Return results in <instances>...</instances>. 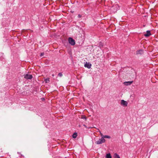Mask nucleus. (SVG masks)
I'll return each mask as SVG.
<instances>
[{"mask_svg": "<svg viewBox=\"0 0 158 158\" xmlns=\"http://www.w3.org/2000/svg\"><path fill=\"white\" fill-rule=\"evenodd\" d=\"M143 53V51L142 50H140L139 51H138L137 52V54H142Z\"/></svg>", "mask_w": 158, "mask_h": 158, "instance_id": "nucleus-9", "label": "nucleus"}, {"mask_svg": "<svg viewBox=\"0 0 158 158\" xmlns=\"http://www.w3.org/2000/svg\"><path fill=\"white\" fill-rule=\"evenodd\" d=\"M45 81L46 83H48L49 81V79L47 78L45 79Z\"/></svg>", "mask_w": 158, "mask_h": 158, "instance_id": "nucleus-15", "label": "nucleus"}, {"mask_svg": "<svg viewBox=\"0 0 158 158\" xmlns=\"http://www.w3.org/2000/svg\"><path fill=\"white\" fill-rule=\"evenodd\" d=\"M81 118H82V119H85V120H86V118L84 115L82 116Z\"/></svg>", "mask_w": 158, "mask_h": 158, "instance_id": "nucleus-14", "label": "nucleus"}, {"mask_svg": "<svg viewBox=\"0 0 158 158\" xmlns=\"http://www.w3.org/2000/svg\"><path fill=\"white\" fill-rule=\"evenodd\" d=\"M81 15H78V18H81Z\"/></svg>", "mask_w": 158, "mask_h": 158, "instance_id": "nucleus-19", "label": "nucleus"}, {"mask_svg": "<svg viewBox=\"0 0 158 158\" xmlns=\"http://www.w3.org/2000/svg\"><path fill=\"white\" fill-rule=\"evenodd\" d=\"M99 132L101 136V138L99 139V144H101L105 142L106 140L105 139V138H110V136L103 135L101 133L100 131Z\"/></svg>", "mask_w": 158, "mask_h": 158, "instance_id": "nucleus-1", "label": "nucleus"}, {"mask_svg": "<svg viewBox=\"0 0 158 158\" xmlns=\"http://www.w3.org/2000/svg\"><path fill=\"white\" fill-rule=\"evenodd\" d=\"M104 43H102L101 42H99V47H103V46L104 45Z\"/></svg>", "mask_w": 158, "mask_h": 158, "instance_id": "nucleus-13", "label": "nucleus"}, {"mask_svg": "<svg viewBox=\"0 0 158 158\" xmlns=\"http://www.w3.org/2000/svg\"><path fill=\"white\" fill-rule=\"evenodd\" d=\"M119 9V6L117 5H115V6H113L112 7V10H113L114 12H116V11Z\"/></svg>", "mask_w": 158, "mask_h": 158, "instance_id": "nucleus-3", "label": "nucleus"}, {"mask_svg": "<svg viewBox=\"0 0 158 158\" xmlns=\"http://www.w3.org/2000/svg\"><path fill=\"white\" fill-rule=\"evenodd\" d=\"M77 136V133H74L73 135V138H75Z\"/></svg>", "mask_w": 158, "mask_h": 158, "instance_id": "nucleus-12", "label": "nucleus"}, {"mask_svg": "<svg viewBox=\"0 0 158 158\" xmlns=\"http://www.w3.org/2000/svg\"><path fill=\"white\" fill-rule=\"evenodd\" d=\"M106 158H112L111 156L110 153L107 154L106 156Z\"/></svg>", "mask_w": 158, "mask_h": 158, "instance_id": "nucleus-11", "label": "nucleus"}, {"mask_svg": "<svg viewBox=\"0 0 158 158\" xmlns=\"http://www.w3.org/2000/svg\"><path fill=\"white\" fill-rule=\"evenodd\" d=\"M96 143H97V144H99V141H97L96 142Z\"/></svg>", "mask_w": 158, "mask_h": 158, "instance_id": "nucleus-20", "label": "nucleus"}, {"mask_svg": "<svg viewBox=\"0 0 158 158\" xmlns=\"http://www.w3.org/2000/svg\"><path fill=\"white\" fill-rule=\"evenodd\" d=\"M91 64L89 63H87V62H86V63L84 65V66L85 67H86L88 69H90L91 68Z\"/></svg>", "mask_w": 158, "mask_h": 158, "instance_id": "nucleus-6", "label": "nucleus"}, {"mask_svg": "<svg viewBox=\"0 0 158 158\" xmlns=\"http://www.w3.org/2000/svg\"><path fill=\"white\" fill-rule=\"evenodd\" d=\"M69 43L72 45H74L75 44V40L72 38L70 37L69 38Z\"/></svg>", "mask_w": 158, "mask_h": 158, "instance_id": "nucleus-2", "label": "nucleus"}, {"mask_svg": "<svg viewBox=\"0 0 158 158\" xmlns=\"http://www.w3.org/2000/svg\"><path fill=\"white\" fill-rule=\"evenodd\" d=\"M58 76L60 77H61L62 76H63V74H62V73H59L58 74Z\"/></svg>", "mask_w": 158, "mask_h": 158, "instance_id": "nucleus-16", "label": "nucleus"}, {"mask_svg": "<svg viewBox=\"0 0 158 158\" xmlns=\"http://www.w3.org/2000/svg\"><path fill=\"white\" fill-rule=\"evenodd\" d=\"M24 78L27 79H31L32 78V76L31 75L27 74L25 75Z\"/></svg>", "mask_w": 158, "mask_h": 158, "instance_id": "nucleus-4", "label": "nucleus"}, {"mask_svg": "<svg viewBox=\"0 0 158 158\" xmlns=\"http://www.w3.org/2000/svg\"><path fill=\"white\" fill-rule=\"evenodd\" d=\"M133 82V81H127L124 82V84L126 85H131Z\"/></svg>", "mask_w": 158, "mask_h": 158, "instance_id": "nucleus-8", "label": "nucleus"}, {"mask_svg": "<svg viewBox=\"0 0 158 158\" xmlns=\"http://www.w3.org/2000/svg\"><path fill=\"white\" fill-rule=\"evenodd\" d=\"M151 35V34L149 31H147L146 32V33L144 34V35L146 37L149 36Z\"/></svg>", "mask_w": 158, "mask_h": 158, "instance_id": "nucleus-7", "label": "nucleus"}, {"mask_svg": "<svg viewBox=\"0 0 158 158\" xmlns=\"http://www.w3.org/2000/svg\"><path fill=\"white\" fill-rule=\"evenodd\" d=\"M83 126H84L85 128H90V127H87L85 125V124H84L83 125Z\"/></svg>", "mask_w": 158, "mask_h": 158, "instance_id": "nucleus-18", "label": "nucleus"}, {"mask_svg": "<svg viewBox=\"0 0 158 158\" xmlns=\"http://www.w3.org/2000/svg\"><path fill=\"white\" fill-rule=\"evenodd\" d=\"M44 55V52L42 53L40 55V56H42Z\"/></svg>", "mask_w": 158, "mask_h": 158, "instance_id": "nucleus-17", "label": "nucleus"}, {"mask_svg": "<svg viewBox=\"0 0 158 158\" xmlns=\"http://www.w3.org/2000/svg\"><path fill=\"white\" fill-rule=\"evenodd\" d=\"M121 104L124 106H127L128 103L127 101H126L123 100H122L121 102Z\"/></svg>", "mask_w": 158, "mask_h": 158, "instance_id": "nucleus-5", "label": "nucleus"}, {"mask_svg": "<svg viewBox=\"0 0 158 158\" xmlns=\"http://www.w3.org/2000/svg\"><path fill=\"white\" fill-rule=\"evenodd\" d=\"M114 158H120L119 155L116 153L114 154Z\"/></svg>", "mask_w": 158, "mask_h": 158, "instance_id": "nucleus-10", "label": "nucleus"}, {"mask_svg": "<svg viewBox=\"0 0 158 158\" xmlns=\"http://www.w3.org/2000/svg\"><path fill=\"white\" fill-rule=\"evenodd\" d=\"M52 76L53 77L54 76V74H52Z\"/></svg>", "mask_w": 158, "mask_h": 158, "instance_id": "nucleus-21", "label": "nucleus"}]
</instances>
